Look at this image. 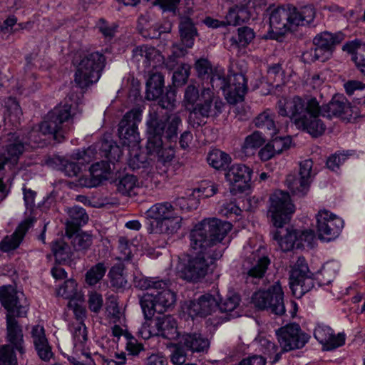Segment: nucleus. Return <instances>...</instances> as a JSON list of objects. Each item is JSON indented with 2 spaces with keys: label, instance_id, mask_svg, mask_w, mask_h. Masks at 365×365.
I'll return each instance as SVG.
<instances>
[{
  "label": "nucleus",
  "instance_id": "27",
  "mask_svg": "<svg viewBox=\"0 0 365 365\" xmlns=\"http://www.w3.org/2000/svg\"><path fill=\"white\" fill-rule=\"evenodd\" d=\"M89 178L81 177L79 184L81 186L92 187L99 185L103 180H108L111 175V168L108 162L101 161L93 164L89 171Z\"/></svg>",
  "mask_w": 365,
  "mask_h": 365
},
{
  "label": "nucleus",
  "instance_id": "33",
  "mask_svg": "<svg viewBox=\"0 0 365 365\" xmlns=\"http://www.w3.org/2000/svg\"><path fill=\"white\" fill-rule=\"evenodd\" d=\"M250 0H240V6L236 5L229 9L225 16V24L227 25L236 26L247 21L250 18V14L246 6Z\"/></svg>",
  "mask_w": 365,
  "mask_h": 365
},
{
  "label": "nucleus",
  "instance_id": "64",
  "mask_svg": "<svg viewBox=\"0 0 365 365\" xmlns=\"http://www.w3.org/2000/svg\"><path fill=\"white\" fill-rule=\"evenodd\" d=\"M107 312L110 320L114 324L119 323L122 324L125 322L124 314L115 303L111 302L110 304L108 306Z\"/></svg>",
  "mask_w": 365,
  "mask_h": 365
},
{
  "label": "nucleus",
  "instance_id": "40",
  "mask_svg": "<svg viewBox=\"0 0 365 365\" xmlns=\"http://www.w3.org/2000/svg\"><path fill=\"white\" fill-rule=\"evenodd\" d=\"M274 118V114L270 110H265L255 118L254 124L257 128L268 131L269 135H275L277 129Z\"/></svg>",
  "mask_w": 365,
  "mask_h": 365
},
{
  "label": "nucleus",
  "instance_id": "31",
  "mask_svg": "<svg viewBox=\"0 0 365 365\" xmlns=\"http://www.w3.org/2000/svg\"><path fill=\"white\" fill-rule=\"evenodd\" d=\"M259 350L262 351L266 358L261 356H254L249 358L250 365H265L266 359H269L271 363H275L280 359V354L277 353V346L267 338L259 339Z\"/></svg>",
  "mask_w": 365,
  "mask_h": 365
},
{
  "label": "nucleus",
  "instance_id": "25",
  "mask_svg": "<svg viewBox=\"0 0 365 365\" xmlns=\"http://www.w3.org/2000/svg\"><path fill=\"white\" fill-rule=\"evenodd\" d=\"M133 60L144 69L157 68L164 63V57L153 46L143 45L133 51Z\"/></svg>",
  "mask_w": 365,
  "mask_h": 365
},
{
  "label": "nucleus",
  "instance_id": "34",
  "mask_svg": "<svg viewBox=\"0 0 365 365\" xmlns=\"http://www.w3.org/2000/svg\"><path fill=\"white\" fill-rule=\"evenodd\" d=\"M138 28L143 36L155 38L162 34L170 32L172 25L170 22L165 21L160 26H154L148 22L145 17H140L138 20Z\"/></svg>",
  "mask_w": 365,
  "mask_h": 365
},
{
  "label": "nucleus",
  "instance_id": "52",
  "mask_svg": "<svg viewBox=\"0 0 365 365\" xmlns=\"http://www.w3.org/2000/svg\"><path fill=\"white\" fill-rule=\"evenodd\" d=\"M363 48H361L359 46L358 42L354 41L348 43L344 46V50L350 53L356 52V55L354 56V61L356 65L361 71V72L365 75V58H363L362 56L359 53V51Z\"/></svg>",
  "mask_w": 365,
  "mask_h": 365
},
{
  "label": "nucleus",
  "instance_id": "39",
  "mask_svg": "<svg viewBox=\"0 0 365 365\" xmlns=\"http://www.w3.org/2000/svg\"><path fill=\"white\" fill-rule=\"evenodd\" d=\"M237 31V36L230 38V46L235 48L247 47L255 37L254 31L247 26L240 27Z\"/></svg>",
  "mask_w": 365,
  "mask_h": 365
},
{
  "label": "nucleus",
  "instance_id": "17",
  "mask_svg": "<svg viewBox=\"0 0 365 365\" xmlns=\"http://www.w3.org/2000/svg\"><path fill=\"white\" fill-rule=\"evenodd\" d=\"M166 287L143 294L140 303L144 315H153L155 310L162 312L173 307L176 301L175 294L170 289V280L164 281Z\"/></svg>",
  "mask_w": 365,
  "mask_h": 365
},
{
  "label": "nucleus",
  "instance_id": "35",
  "mask_svg": "<svg viewBox=\"0 0 365 365\" xmlns=\"http://www.w3.org/2000/svg\"><path fill=\"white\" fill-rule=\"evenodd\" d=\"M179 344L192 351H203L210 345L206 338L201 336L200 334H186L179 336Z\"/></svg>",
  "mask_w": 365,
  "mask_h": 365
},
{
  "label": "nucleus",
  "instance_id": "15",
  "mask_svg": "<svg viewBox=\"0 0 365 365\" xmlns=\"http://www.w3.org/2000/svg\"><path fill=\"white\" fill-rule=\"evenodd\" d=\"M284 293L279 281L267 287L255 291L251 297V304L257 309L267 310L281 315L285 312Z\"/></svg>",
  "mask_w": 365,
  "mask_h": 365
},
{
  "label": "nucleus",
  "instance_id": "48",
  "mask_svg": "<svg viewBox=\"0 0 365 365\" xmlns=\"http://www.w3.org/2000/svg\"><path fill=\"white\" fill-rule=\"evenodd\" d=\"M192 190H192V189L187 190L185 192V195L182 196L180 197H178L176 200V203L178 206H180L181 210H191L196 209L197 207L199 202H200V201H199L200 195L195 194L193 195H191L190 194V192Z\"/></svg>",
  "mask_w": 365,
  "mask_h": 365
},
{
  "label": "nucleus",
  "instance_id": "29",
  "mask_svg": "<svg viewBox=\"0 0 365 365\" xmlns=\"http://www.w3.org/2000/svg\"><path fill=\"white\" fill-rule=\"evenodd\" d=\"M31 336L38 356L45 361H49L53 356V352L46 337L44 328L41 325L34 326Z\"/></svg>",
  "mask_w": 365,
  "mask_h": 365
},
{
  "label": "nucleus",
  "instance_id": "32",
  "mask_svg": "<svg viewBox=\"0 0 365 365\" xmlns=\"http://www.w3.org/2000/svg\"><path fill=\"white\" fill-rule=\"evenodd\" d=\"M31 225L32 220L31 219H27L20 223L11 235L6 236L3 239L0 245L1 249L4 252H9L16 249Z\"/></svg>",
  "mask_w": 365,
  "mask_h": 365
},
{
  "label": "nucleus",
  "instance_id": "45",
  "mask_svg": "<svg viewBox=\"0 0 365 365\" xmlns=\"http://www.w3.org/2000/svg\"><path fill=\"white\" fill-rule=\"evenodd\" d=\"M3 115L5 120L8 119L12 123L19 120L22 111L19 103L14 98H9L5 101Z\"/></svg>",
  "mask_w": 365,
  "mask_h": 365
},
{
  "label": "nucleus",
  "instance_id": "19",
  "mask_svg": "<svg viewBox=\"0 0 365 365\" xmlns=\"http://www.w3.org/2000/svg\"><path fill=\"white\" fill-rule=\"evenodd\" d=\"M316 230L318 238L322 242L336 240L344 227V220L327 209L319 210L315 215Z\"/></svg>",
  "mask_w": 365,
  "mask_h": 365
},
{
  "label": "nucleus",
  "instance_id": "30",
  "mask_svg": "<svg viewBox=\"0 0 365 365\" xmlns=\"http://www.w3.org/2000/svg\"><path fill=\"white\" fill-rule=\"evenodd\" d=\"M289 24L292 29L297 26H304L312 23L315 17V11L311 6H306L299 9L294 6L287 7Z\"/></svg>",
  "mask_w": 365,
  "mask_h": 365
},
{
  "label": "nucleus",
  "instance_id": "61",
  "mask_svg": "<svg viewBox=\"0 0 365 365\" xmlns=\"http://www.w3.org/2000/svg\"><path fill=\"white\" fill-rule=\"evenodd\" d=\"M312 168V160L307 159L302 161L300 163L299 178L312 182L313 177L316 174Z\"/></svg>",
  "mask_w": 365,
  "mask_h": 365
},
{
  "label": "nucleus",
  "instance_id": "10",
  "mask_svg": "<svg viewBox=\"0 0 365 365\" xmlns=\"http://www.w3.org/2000/svg\"><path fill=\"white\" fill-rule=\"evenodd\" d=\"M143 110L134 108L127 112L118 125L119 139L129 152L128 165L133 170L145 168V156L141 153L138 123L142 120Z\"/></svg>",
  "mask_w": 365,
  "mask_h": 365
},
{
  "label": "nucleus",
  "instance_id": "16",
  "mask_svg": "<svg viewBox=\"0 0 365 365\" xmlns=\"http://www.w3.org/2000/svg\"><path fill=\"white\" fill-rule=\"evenodd\" d=\"M105 63V57L99 52L83 56L76 66L75 82L86 88L98 81Z\"/></svg>",
  "mask_w": 365,
  "mask_h": 365
},
{
  "label": "nucleus",
  "instance_id": "5",
  "mask_svg": "<svg viewBox=\"0 0 365 365\" xmlns=\"http://www.w3.org/2000/svg\"><path fill=\"white\" fill-rule=\"evenodd\" d=\"M56 292L58 296L69 299L68 308L73 310L76 317V322L69 325V329L72 334L74 352L79 359L73 357L71 361L74 365H94V361L86 348L87 333L83 319L86 311L83 294L78 291L77 283L73 279L66 280Z\"/></svg>",
  "mask_w": 365,
  "mask_h": 365
},
{
  "label": "nucleus",
  "instance_id": "8",
  "mask_svg": "<svg viewBox=\"0 0 365 365\" xmlns=\"http://www.w3.org/2000/svg\"><path fill=\"white\" fill-rule=\"evenodd\" d=\"M231 223L216 218L205 219L196 224L190 234V247L198 252L212 254V247L218 244L227 246L231 241L228 234Z\"/></svg>",
  "mask_w": 365,
  "mask_h": 365
},
{
  "label": "nucleus",
  "instance_id": "55",
  "mask_svg": "<svg viewBox=\"0 0 365 365\" xmlns=\"http://www.w3.org/2000/svg\"><path fill=\"white\" fill-rule=\"evenodd\" d=\"M270 142L278 155L289 149L292 145V138L289 135L276 137L272 135Z\"/></svg>",
  "mask_w": 365,
  "mask_h": 365
},
{
  "label": "nucleus",
  "instance_id": "26",
  "mask_svg": "<svg viewBox=\"0 0 365 365\" xmlns=\"http://www.w3.org/2000/svg\"><path fill=\"white\" fill-rule=\"evenodd\" d=\"M148 247V243L142 236H136L130 243L126 238L121 237L119 239L118 258L121 260H129L134 257L140 256L145 252Z\"/></svg>",
  "mask_w": 365,
  "mask_h": 365
},
{
  "label": "nucleus",
  "instance_id": "42",
  "mask_svg": "<svg viewBox=\"0 0 365 365\" xmlns=\"http://www.w3.org/2000/svg\"><path fill=\"white\" fill-rule=\"evenodd\" d=\"M265 141V137L261 132L255 131L245 138L242 145L243 152L247 155H253L264 144Z\"/></svg>",
  "mask_w": 365,
  "mask_h": 365
},
{
  "label": "nucleus",
  "instance_id": "60",
  "mask_svg": "<svg viewBox=\"0 0 365 365\" xmlns=\"http://www.w3.org/2000/svg\"><path fill=\"white\" fill-rule=\"evenodd\" d=\"M333 330L328 326L319 324L314 329V337L323 346L329 340Z\"/></svg>",
  "mask_w": 365,
  "mask_h": 365
},
{
  "label": "nucleus",
  "instance_id": "21",
  "mask_svg": "<svg viewBox=\"0 0 365 365\" xmlns=\"http://www.w3.org/2000/svg\"><path fill=\"white\" fill-rule=\"evenodd\" d=\"M220 296L217 294H205L197 299L187 302L182 306L184 316L195 319L196 317H205L214 312L218 306Z\"/></svg>",
  "mask_w": 365,
  "mask_h": 365
},
{
  "label": "nucleus",
  "instance_id": "38",
  "mask_svg": "<svg viewBox=\"0 0 365 365\" xmlns=\"http://www.w3.org/2000/svg\"><path fill=\"white\" fill-rule=\"evenodd\" d=\"M164 78L161 73L156 72L150 75L146 83V98L155 100L162 95Z\"/></svg>",
  "mask_w": 365,
  "mask_h": 365
},
{
  "label": "nucleus",
  "instance_id": "47",
  "mask_svg": "<svg viewBox=\"0 0 365 365\" xmlns=\"http://www.w3.org/2000/svg\"><path fill=\"white\" fill-rule=\"evenodd\" d=\"M135 286L140 289L147 290V292H152L153 289L166 287V283L158 278L140 277L135 279Z\"/></svg>",
  "mask_w": 365,
  "mask_h": 365
},
{
  "label": "nucleus",
  "instance_id": "7",
  "mask_svg": "<svg viewBox=\"0 0 365 365\" xmlns=\"http://www.w3.org/2000/svg\"><path fill=\"white\" fill-rule=\"evenodd\" d=\"M340 268L338 261L331 260L325 262L322 268L315 272L309 271L304 257H299L291 266L289 287L297 298L302 297L314 287V281L320 285L330 284L336 277Z\"/></svg>",
  "mask_w": 365,
  "mask_h": 365
},
{
  "label": "nucleus",
  "instance_id": "24",
  "mask_svg": "<svg viewBox=\"0 0 365 365\" xmlns=\"http://www.w3.org/2000/svg\"><path fill=\"white\" fill-rule=\"evenodd\" d=\"M253 170L243 164L232 165L225 174L226 180L231 185L232 191L245 192L251 187Z\"/></svg>",
  "mask_w": 365,
  "mask_h": 365
},
{
  "label": "nucleus",
  "instance_id": "46",
  "mask_svg": "<svg viewBox=\"0 0 365 365\" xmlns=\"http://www.w3.org/2000/svg\"><path fill=\"white\" fill-rule=\"evenodd\" d=\"M207 162L212 168L219 170L225 168L231 162V158L225 152L216 149L209 153Z\"/></svg>",
  "mask_w": 365,
  "mask_h": 365
},
{
  "label": "nucleus",
  "instance_id": "43",
  "mask_svg": "<svg viewBox=\"0 0 365 365\" xmlns=\"http://www.w3.org/2000/svg\"><path fill=\"white\" fill-rule=\"evenodd\" d=\"M158 322H168L169 323H163L159 325L160 336L169 339H179L177 331L176 322L175 319L170 316H162L158 317Z\"/></svg>",
  "mask_w": 365,
  "mask_h": 365
},
{
  "label": "nucleus",
  "instance_id": "4",
  "mask_svg": "<svg viewBox=\"0 0 365 365\" xmlns=\"http://www.w3.org/2000/svg\"><path fill=\"white\" fill-rule=\"evenodd\" d=\"M24 294L12 286L0 288V301L7 310V341L9 344L0 346V365H18L14 349L24 353L23 334L14 317H24L27 312V304L23 301Z\"/></svg>",
  "mask_w": 365,
  "mask_h": 365
},
{
  "label": "nucleus",
  "instance_id": "44",
  "mask_svg": "<svg viewBox=\"0 0 365 365\" xmlns=\"http://www.w3.org/2000/svg\"><path fill=\"white\" fill-rule=\"evenodd\" d=\"M311 182L308 180L301 178H295L294 176H289L286 180L287 185L290 191L293 195L299 197L305 196L308 193Z\"/></svg>",
  "mask_w": 365,
  "mask_h": 365
},
{
  "label": "nucleus",
  "instance_id": "56",
  "mask_svg": "<svg viewBox=\"0 0 365 365\" xmlns=\"http://www.w3.org/2000/svg\"><path fill=\"white\" fill-rule=\"evenodd\" d=\"M190 67L187 64L181 65L173 75V83L175 86H180L184 85L189 76Z\"/></svg>",
  "mask_w": 365,
  "mask_h": 365
},
{
  "label": "nucleus",
  "instance_id": "50",
  "mask_svg": "<svg viewBox=\"0 0 365 365\" xmlns=\"http://www.w3.org/2000/svg\"><path fill=\"white\" fill-rule=\"evenodd\" d=\"M51 249L56 262H64L70 258V248L62 240L55 241Z\"/></svg>",
  "mask_w": 365,
  "mask_h": 365
},
{
  "label": "nucleus",
  "instance_id": "23",
  "mask_svg": "<svg viewBox=\"0 0 365 365\" xmlns=\"http://www.w3.org/2000/svg\"><path fill=\"white\" fill-rule=\"evenodd\" d=\"M276 334L284 351L302 348L309 340L308 335L302 331L299 326L296 324L280 328Z\"/></svg>",
  "mask_w": 365,
  "mask_h": 365
},
{
  "label": "nucleus",
  "instance_id": "57",
  "mask_svg": "<svg viewBox=\"0 0 365 365\" xmlns=\"http://www.w3.org/2000/svg\"><path fill=\"white\" fill-rule=\"evenodd\" d=\"M69 217L72 222L76 225L86 224L88 220V216L85 210L78 206H74L68 210Z\"/></svg>",
  "mask_w": 365,
  "mask_h": 365
},
{
  "label": "nucleus",
  "instance_id": "2",
  "mask_svg": "<svg viewBox=\"0 0 365 365\" xmlns=\"http://www.w3.org/2000/svg\"><path fill=\"white\" fill-rule=\"evenodd\" d=\"M278 113L282 116L289 117L298 129L317 137L326 130L325 124L319 119L320 115L350 121L354 110L345 98L340 96H334L329 104L322 107L315 98L294 96L279 101Z\"/></svg>",
  "mask_w": 365,
  "mask_h": 365
},
{
  "label": "nucleus",
  "instance_id": "3",
  "mask_svg": "<svg viewBox=\"0 0 365 365\" xmlns=\"http://www.w3.org/2000/svg\"><path fill=\"white\" fill-rule=\"evenodd\" d=\"M180 124L181 119L176 113L162 115L150 113L147 120L146 148L148 154L163 166L158 171L160 174L166 172L175 156V143Z\"/></svg>",
  "mask_w": 365,
  "mask_h": 365
},
{
  "label": "nucleus",
  "instance_id": "9",
  "mask_svg": "<svg viewBox=\"0 0 365 365\" xmlns=\"http://www.w3.org/2000/svg\"><path fill=\"white\" fill-rule=\"evenodd\" d=\"M1 143L3 146L0 150V202L9 193L15 166L25 150L27 141L19 133H11L1 138Z\"/></svg>",
  "mask_w": 365,
  "mask_h": 365
},
{
  "label": "nucleus",
  "instance_id": "13",
  "mask_svg": "<svg viewBox=\"0 0 365 365\" xmlns=\"http://www.w3.org/2000/svg\"><path fill=\"white\" fill-rule=\"evenodd\" d=\"M190 248L192 253L190 259L187 262L178 261L174 270L170 269L169 276L176 275L187 281L197 280L206 274L209 264L220 255L210 254L206 251L197 253L191 247Z\"/></svg>",
  "mask_w": 365,
  "mask_h": 365
},
{
  "label": "nucleus",
  "instance_id": "11",
  "mask_svg": "<svg viewBox=\"0 0 365 365\" xmlns=\"http://www.w3.org/2000/svg\"><path fill=\"white\" fill-rule=\"evenodd\" d=\"M148 220H153L150 232L173 235L182 227V217L169 202H159L152 205L145 213Z\"/></svg>",
  "mask_w": 365,
  "mask_h": 365
},
{
  "label": "nucleus",
  "instance_id": "63",
  "mask_svg": "<svg viewBox=\"0 0 365 365\" xmlns=\"http://www.w3.org/2000/svg\"><path fill=\"white\" fill-rule=\"evenodd\" d=\"M183 345L179 342L176 344L174 350L170 355V361L173 365H185L186 360V354L183 349Z\"/></svg>",
  "mask_w": 365,
  "mask_h": 365
},
{
  "label": "nucleus",
  "instance_id": "36",
  "mask_svg": "<svg viewBox=\"0 0 365 365\" xmlns=\"http://www.w3.org/2000/svg\"><path fill=\"white\" fill-rule=\"evenodd\" d=\"M179 33L182 44L186 48L193 46L197 31L192 21L188 18H182L179 25Z\"/></svg>",
  "mask_w": 365,
  "mask_h": 365
},
{
  "label": "nucleus",
  "instance_id": "12",
  "mask_svg": "<svg viewBox=\"0 0 365 365\" xmlns=\"http://www.w3.org/2000/svg\"><path fill=\"white\" fill-rule=\"evenodd\" d=\"M98 148L101 157H105L110 163L118 161L122 155V150L116 143L112 140H103L98 142L93 148L91 147L83 152L78 151L74 153L70 159L61 160L62 171L68 177L77 176L81 170L83 161L86 158L93 153V150Z\"/></svg>",
  "mask_w": 365,
  "mask_h": 365
},
{
  "label": "nucleus",
  "instance_id": "41",
  "mask_svg": "<svg viewBox=\"0 0 365 365\" xmlns=\"http://www.w3.org/2000/svg\"><path fill=\"white\" fill-rule=\"evenodd\" d=\"M152 315H145V320L139 329V335L144 339H148L153 336H160L159 325L164 322H158V317L151 318ZM165 323H168L165 322Z\"/></svg>",
  "mask_w": 365,
  "mask_h": 365
},
{
  "label": "nucleus",
  "instance_id": "37",
  "mask_svg": "<svg viewBox=\"0 0 365 365\" xmlns=\"http://www.w3.org/2000/svg\"><path fill=\"white\" fill-rule=\"evenodd\" d=\"M130 334L124 325V323L120 324H115L112 328V336L113 339L112 341L108 340L106 337H102L99 341V345L105 351V352L114 351L118 348V342L121 336L125 339V335Z\"/></svg>",
  "mask_w": 365,
  "mask_h": 365
},
{
  "label": "nucleus",
  "instance_id": "59",
  "mask_svg": "<svg viewBox=\"0 0 365 365\" xmlns=\"http://www.w3.org/2000/svg\"><path fill=\"white\" fill-rule=\"evenodd\" d=\"M240 303V297L236 294L227 297L221 304L218 303L219 309L222 312H232Z\"/></svg>",
  "mask_w": 365,
  "mask_h": 365
},
{
  "label": "nucleus",
  "instance_id": "58",
  "mask_svg": "<svg viewBox=\"0 0 365 365\" xmlns=\"http://www.w3.org/2000/svg\"><path fill=\"white\" fill-rule=\"evenodd\" d=\"M176 93L177 91L173 87H170L165 95L160 100V106L167 110H173L176 106Z\"/></svg>",
  "mask_w": 365,
  "mask_h": 365
},
{
  "label": "nucleus",
  "instance_id": "54",
  "mask_svg": "<svg viewBox=\"0 0 365 365\" xmlns=\"http://www.w3.org/2000/svg\"><path fill=\"white\" fill-rule=\"evenodd\" d=\"M111 284L116 288L125 287L127 280L123 274V269L120 266H114L109 272Z\"/></svg>",
  "mask_w": 365,
  "mask_h": 365
},
{
  "label": "nucleus",
  "instance_id": "6",
  "mask_svg": "<svg viewBox=\"0 0 365 365\" xmlns=\"http://www.w3.org/2000/svg\"><path fill=\"white\" fill-rule=\"evenodd\" d=\"M81 110L76 103H61L51 110L37 129H33L29 135L31 142L39 145L43 140L41 135H51L61 142L73 128L74 120L78 117Z\"/></svg>",
  "mask_w": 365,
  "mask_h": 365
},
{
  "label": "nucleus",
  "instance_id": "22",
  "mask_svg": "<svg viewBox=\"0 0 365 365\" xmlns=\"http://www.w3.org/2000/svg\"><path fill=\"white\" fill-rule=\"evenodd\" d=\"M269 29L265 38L280 41L282 36L292 30L287 8L269 6Z\"/></svg>",
  "mask_w": 365,
  "mask_h": 365
},
{
  "label": "nucleus",
  "instance_id": "53",
  "mask_svg": "<svg viewBox=\"0 0 365 365\" xmlns=\"http://www.w3.org/2000/svg\"><path fill=\"white\" fill-rule=\"evenodd\" d=\"M217 191L216 185L210 181H202L197 188L193 189L190 192L191 195H200V197H210L213 196Z\"/></svg>",
  "mask_w": 365,
  "mask_h": 365
},
{
  "label": "nucleus",
  "instance_id": "51",
  "mask_svg": "<svg viewBox=\"0 0 365 365\" xmlns=\"http://www.w3.org/2000/svg\"><path fill=\"white\" fill-rule=\"evenodd\" d=\"M137 187V179L133 175H125L120 178L118 184V191L123 195H130Z\"/></svg>",
  "mask_w": 365,
  "mask_h": 365
},
{
  "label": "nucleus",
  "instance_id": "49",
  "mask_svg": "<svg viewBox=\"0 0 365 365\" xmlns=\"http://www.w3.org/2000/svg\"><path fill=\"white\" fill-rule=\"evenodd\" d=\"M104 263L100 262L91 267L86 274V282L89 285H95L102 279L106 272Z\"/></svg>",
  "mask_w": 365,
  "mask_h": 365
},
{
  "label": "nucleus",
  "instance_id": "20",
  "mask_svg": "<svg viewBox=\"0 0 365 365\" xmlns=\"http://www.w3.org/2000/svg\"><path fill=\"white\" fill-rule=\"evenodd\" d=\"M282 227H274L273 239L277 242L280 249L289 251L294 247L299 248L305 245H310L314 240V232L311 230H297L293 228L284 229Z\"/></svg>",
  "mask_w": 365,
  "mask_h": 365
},
{
  "label": "nucleus",
  "instance_id": "1",
  "mask_svg": "<svg viewBox=\"0 0 365 365\" xmlns=\"http://www.w3.org/2000/svg\"><path fill=\"white\" fill-rule=\"evenodd\" d=\"M195 70L202 79L210 78L209 83H203L202 86L190 84L184 92L182 106L190 111L189 119L193 125H200L203 122L195 121L194 117L208 118L222 112L224 103L215 95V88L222 89L227 102L236 104L243 101L247 91V81L242 73L229 76L228 81L224 78V70L212 68L210 63L205 58L195 62Z\"/></svg>",
  "mask_w": 365,
  "mask_h": 365
},
{
  "label": "nucleus",
  "instance_id": "62",
  "mask_svg": "<svg viewBox=\"0 0 365 365\" xmlns=\"http://www.w3.org/2000/svg\"><path fill=\"white\" fill-rule=\"evenodd\" d=\"M324 53L317 46L312 48L302 53V59L305 63H310L315 61H325L328 58H324Z\"/></svg>",
  "mask_w": 365,
  "mask_h": 365
},
{
  "label": "nucleus",
  "instance_id": "18",
  "mask_svg": "<svg viewBox=\"0 0 365 365\" xmlns=\"http://www.w3.org/2000/svg\"><path fill=\"white\" fill-rule=\"evenodd\" d=\"M296 210L289 195L282 190L274 191L269 197L268 216L274 227L287 223Z\"/></svg>",
  "mask_w": 365,
  "mask_h": 365
},
{
  "label": "nucleus",
  "instance_id": "14",
  "mask_svg": "<svg viewBox=\"0 0 365 365\" xmlns=\"http://www.w3.org/2000/svg\"><path fill=\"white\" fill-rule=\"evenodd\" d=\"M265 248L256 238H250L244 245L242 257L243 267L247 279L262 278L269 264V259L266 255Z\"/></svg>",
  "mask_w": 365,
  "mask_h": 365
},
{
  "label": "nucleus",
  "instance_id": "28",
  "mask_svg": "<svg viewBox=\"0 0 365 365\" xmlns=\"http://www.w3.org/2000/svg\"><path fill=\"white\" fill-rule=\"evenodd\" d=\"M344 38L341 33L331 34L324 31L315 36L314 44L324 53V58H329L333 53L335 45L341 43Z\"/></svg>",
  "mask_w": 365,
  "mask_h": 365
}]
</instances>
